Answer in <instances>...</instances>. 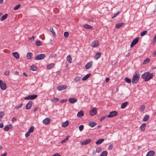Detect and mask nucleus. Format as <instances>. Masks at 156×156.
Listing matches in <instances>:
<instances>
[{"mask_svg": "<svg viewBox=\"0 0 156 156\" xmlns=\"http://www.w3.org/2000/svg\"><path fill=\"white\" fill-rule=\"evenodd\" d=\"M153 76V74L150 73L149 72L144 73L141 76L142 78L144 79V80L146 82L147 81L151 79Z\"/></svg>", "mask_w": 156, "mask_h": 156, "instance_id": "1", "label": "nucleus"}, {"mask_svg": "<svg viewBox=\"0 0 156 156\" xmlns=\"http://www.w3.org/2000/svg\"><path fill=\"white\" fill-rule=\"evenodd\" d=\"M140 77V75L139 73H136L133 75L132 80L133 84H136L139 81Z\"/></svg>", "mask_w": 156, "mask_h": 156, "instance_id": "2", "label": "nucleus"}, {"mask_svg": "<svg viewBox=\"0 0 156 156\" xmlns=\"http://www.w3.org/2000/svg\"><path fill=\"white\" fill-rule=\"evenodd\" d=\"M45 57V55L43 54H40L37 55L35 59L36 60H39L43 59Z\"/></svg>", "mask_w": 156, "mask_h": 156, "instance_id": "3", "label": "nucleus"}, {"mask_svg": "<svg viewBox=\"0 0 156 156\" xmlns=\"http://www.w3.org/2000/svg\"><path fill=\"white\" fill-rule=\"evenodd\" d=\"M118 115V112L115 111H113L110 112L109 114L107 116L108 118H112L115 116Z\"/></svg>", "mask_w": 156, "mask_h": 156, "instance_id": "4", "label": "nucleus"}, {"mask_svg": "<svg viewBox=\"0 0 156 156\" xmlns=\"http://www.w3.org/2000/svg\"><path fill=\"white\" fill-rule=\"evenodd\" d=\"M37 97V95L36 94L30 95L27 97H24L25 100H33L36 99Z\"/></svg>", "mask_w": 156, "mask_h": 156, "instance_id": "5", "label": "nucleus"}, {"mask_svg": "<svg viewBox=\"0 0 156 156\" xmlns=\"http://www.w3.org/2000/svg\"><path fill=\"white\" fill-rule=\"evenodd\" d=\"M0 88L3 90H5L6 88V83L1 80H0Z\"/></svg>", "mask_w": 156, "mask_h": 156, "instance_id": "6", "label": "nucleus"}, {"mask_svg": "<svg viewBox=\"0 0 156 156\" xmlns=\"http://www.w3.org/2000/svg\"><path fill=\"white\" fill-rule=\"evenodd\" d=\"M139 37H136L134 39H133L131 42L130 46L131 48H132L134 45H135L139 41Z\"/></svg>", "mask_w": 156, "mask_h": 156, "instance_id": "7", "label": "nucleus"}, {"mask_svg": "<svg viewBox=\"0 0 156 156\" xmlns=\"http://www.w3.org/2000/svg\"><path fill=\"white\" fill-rule=\"evenodd\" d=\"M91 141V139H88L82 141L81 142V144L82 145H85L90 143Z\"/></svg>", "mask_w": 156, "mask_h": 156, "instance_id": "8", "label": "nucleus"}, {"mask_svg": "<svg viewBox=\"0 0 156 156\" xmlns=\"http://www.w3.org/2000/svg\"><path fill=\"white\" fill-rule=\"evenodd\" d=\"M67 88V86L62 85L58 86L57 87V89L59 91H61L62 90H65Z\"/></svg>", "mask_w": 156, "mask_h": 156, "instance_id": "9", "label": "nucleus"}, {"mask_svg": "<svg viewBox=\"0 0 156 156\" xmlns=\"http://www.w3.org/2000/svg\"><path fill=\"white\" fill-rule=\"evenodd\" d=\"M97 113V109L95 108H92L90 111V114L92 116H94Z\"/></svg>", "mask_w": 156, "mask_h": 156, "instance_id": "10", "label": "nucleus"}, {"mask_svg": "<svg viewBox=\"0 0 156 156\" xmlns=\"http://www.w3.org/2000/svg\"><path fill=\"white\" fill-rule=\"evenodd\" d=\"M99 44V42L98 41H94L91 44V46L92 47L95 48Z\"/></svg>", "mask_w": 156, "mask_h": 156, "instance_id": "11", "label": "nucleus"}, {"mask_svg": "<svg viewBox=\"0 0 156 156\" xmlns=\"http://www.w3.org/2000/svg\"><path fill=\"white\" fill-rule=\"evenodd\" d=\"M93 62L92 61L90 62L87 63L85 65V68L86 69H89L91 67Z\"/></svg>", "mask_w": 156, "mask_h": 156, "instance_id": "12", "label": "nucleus"}, {"mask_svg": "<svg viewBox=\"0 0 156 156\" xmlns=\"http://www.w3.org/2000/svg\"><path fill=\"white\" fill-rule=\"evenodd\" d=\"M50 119L49 118L47 117L44 119L43 122L44 124L48 125L50 122Z\"/></svg>", "mask_w": 156, "mask_h": 156, "instance_id": "13", "label": "nucleus"}, {"mask_svg": "<svg viewBox=\"0 0 156 156\" xmlns=\"http://www.w3.org/2000/svg\"><path fill=\"white\" fill-rule=\"evenodd\" d=\"M69 101L71 104H73L77 101V99L76 98H71L69 99Z\"/></svg>", "mask_w": 156, "mask_h": 156, "instance_id": "14", "label": "nucleus"}, {"mask_svg": "<svg viewBox=\"0 0 156 156\" xmlns=\"http://www.w3.org/2000/svg\"><path fill=\"white\" fill-rule=\"evenodd\" d=\"M32 104V102L31 101H30L26 105V108L27 109H29L31 108Z\"/></svg>", "mask_w": 156, "mask_h": 156, "instance_id": "15", "label": "nucleus"}, {"mask_svg": "<svg viewBox=\"0 0 156 156\" xmlns=\"http://www.w3.org/2000/svg\"><path fill=\"white\" fill-rule=\"evenodd\" d=\"M155 153L154 151H150L147 152L146 156H153Z\"/></svg>", "mask_w": 156, "mask_h": 156, "instance_id": "16", "label": "nucleus"}, {"mask_svg": "<svg viewBox=\"0 0 156 156\" xmlns=\"http://www.w3.org/2000/svg\"><path fill=\"white\" fill-rule=\"evenodd\" d=\"M101 53L100 52L97 53L94 57V58L96 60H98L101 56Z\"/></svg>", "mask_w": 156, "mask_h": 156, "instance_id": "17", "label": "nucleus"}, {"mask_svg": "<svg viewBox=\"0 0 156 156\" xmlns=\"http://www.w3.org/2000/svg\"><path fill=\"white\" fill-rule=\"evenodd\" d=\"M91 74V73L87 74L82 78V80L84 81L87 80L90 76Z\"/></svg>", "mask_w": 156, "mask_h": 156, "instance_id": "18", "label": "nucleus"}, {"mask_svg": "<svg viewBox=\"0 0 156 156\" xmlns=\"http://www.w3.org/2000/svg\"><path fill=\"white\" fill-rule=\"evenodd\" d=\"M124 24V23L123 22H122L120 23L116 24L115 25V27L116 29H119Z\"/></svg>", "mask_w": 156, "mask_h": 156, "instance_id": "19", "label": "nucleus"}, {"mask_svg": "<svg viewBox=\"0 0 156 156\" xmlns=\"http://www.w3.org/2000/svg\"><path fill=\"white\" fill-rule=\"evenodd\" d=\"M12 55L16 59H18L20 58L19 54L16 52L13 53Z\"/></svg>", "mask_w": 156, "mask_h": 156, "instance_id": "20", "label": "nucleus"}, {"mask_svg": "<svg viewBox=\"0 0 156 156\" xmlns=\"http://www.w3.org/2000/svg\"><path fill=\"white\" fill-rule=\"evenodd\" d=\"M146 126V124L145 123H143L140 127V128L141 130L142 131H144L145 128Z\"/></svg>", "mask_w": 156, "mask_h": 156, "instance_id": "21", "label": "nucleus"}, {"mask_svg": "<svg viewBox=\"0 0 156 156\" xmlns=\"http://www.w3.org/2000/svg\"><path fill=\"white\" fill-rule=\"evenodd\" d=\"M97 123L94 122L90 121L89 122V125L91 127H93L97 125Z\"/></svg>", "mask_w": 156, "mask_h": 156, "instance_id": "22", "label": "nucleus"}, {"mask_svg": "<svg viewBox=\"0 0 156 156\" xmlns=\"http://www.w3.org/2000/svg\"><path fill=\"white\" fill-rule=\"evenodd\" d=\"M69 124V122L68 121H66L64 122L62 125V126L64 127H65L67 126Z\"/></svg>", "mask_w": 156, "mask_h": 156, "instance_id": "23", "label": "nucleus"}, {"mask_svg": "<svg viewBox=\"0 0 156 156\" xmlns=\"http://www.w3.org/2000/svg\"><path fill=\"white\" fill-rule=\"evenodd\" d=\"M84 113L83 111H81L79 112L77 114V116L78 117H80L82 116L83 115Z\"/></svg>", "mask_w": 156, "mask_h": 156, "instance_id": "24", "label": "nucleus"}, {"mask_svg": "<svg viewBox=\"0 0 156 156\" xmlns=\"http://www.w3.org/2000/svg\"><path fill=\"white\" fill-rule=\"evenodd\" d=\"M33 54L31 52H28L27 55V57L28 59H30L32 58Z\"/></svg>", "mask_w": 156, "mask_h": 156, "instance_id": "25", "label": "nucleus"}, {"mask_svg": "<svg viewBox=\"0 0 156 156\" xmlns=\"http://www.w3.org/2000/svg\"><path fill=\"white\" fill-rule=\"evenodd\" d=\"M84 27L87 29H90L92 28V27L87 24H85L83 26Z\"/></svg>", "mask_w": 156, "mask_h": 156, "instance_id": "26", "label": "nucleus"}, {"mask_svg": "<svg viewBox=\"0 0 156 156\" xmlns=\"http://www.w3.org/2000/svg\"><path fill=\"white\" fill-rule=\"evenodd\" d=\"M127 104L128 102L127 101L125 102L124 103H122L121 105V108L122 109H124L126 107Z\"/></svg>", "mask_w": 156, "mask_h": 156, "instance_id": "27", "label": "nucleus"}, {"mask_svg": "<svg viewBox=\"0 0 156 156\" xmlns=\"http://www.w3.org/2000/svg\"><path fill=\"white\" fill-rule=\"evenodd\" d=\"M104 140V139H101L98 140L96 141L95 143L96 144H101L103 141Z\"/></svg>", "mask_w": 156, "mask_h": 156, "instance_id": "28", "label": "nucleus"}, {"mask_svg": "<svg viewBox=\"0 0 156 156\" xmlns=\"http://www.w3.org/2000/svg\"><path fill=\"white\" fill-rule=\"evenodd\" d=\"M149 119V116L148 115H146L144 116L143 120L144 122H145L147 121Z\"/></svg>", "mask_w": 156, "mask_h": 156, "instance_id": "29", "label": "nucleus"}, {"mask_svg": "<svg viewBox=\"0 0 156 156\" xmlns=\"http://www.w3.org/2000/svg\"><path fill=\"white\" fill-rule=\"evenodd\" d=\"M55 66V64L53 63H51L49 65H48L47 66V68L48 69H50L52 68Z\"/></svg>", "mask_w": 156, "mask_h": 156, "instance_id": "30", "label": "nucleus"}, {"mask_svg": "<svg viewBox=\"0 0 156 156\" xmlns=\"http://www.w3.org/2000/svg\"><path fill=\"white\" fill-rule=\"evenodd\" d=\"M108 155V152L106 151H104L101 152V156H107Z\"/></svg>", "mask_w": 156, "mask_h": 156, "instance_id": "31", "label": "nucleus"}, {"mask_svg": "<svg viewBox=\"0 0 156 156\" xmlns=\"http://www.w3.org/2000/svg\"><path fill=\"white\" fill-rule=\"evenodd\" d=\"M8 16V15L7 14H5L4 15L2 16L1 18V21H3V20H4L7 18Z\"/></svg>", "mask_w": 156, "mask_h": 156, "instance_id": "32", "label": "nucleus"}, {"mask_svg": "<svg viewBox=\"0 0 156 156\" xmlns=\"http://www.w3.org/2000/svg\"><path fill=\"white\" fill-rule=\"evenodd\" d=\"M67 60L69 62L71 63L72 62V59L70 55H68L67 57Z\"/></svg>", "mask_w": 156, "mask_h": 156, "instance_id": "33", "label": "nucleus"}, {"mask_svg": "<svg viewBox=\"0 0 156 156\" xmlns=\"http://www.w3.org/2000/svg\"><path fill=\"white\" fill-rule=\"evenodd\" d=\"M30 69L33 71H35L37 70V67L35 66L32 65L30 67Z\"/></svg>", "mask_w": 156, "mask_h": 156, "instance_id": "34", "label": "nucleus"}, {"mask_svg": "<svg viewBox=\"0 0 156 156\" xmlns=\"http://www.w3.org/2000/svg\"><path fill=\"white\" fill-rule=\"evenodd\" d=\"M70 137V136H68L66 138L63 139L61 141V143L62 144H63L65 143L66 142V141L68 140L69 138Z\"/></svg>", "mask_w": 156, "mask_h": 156, "instance_id": "35", "label": "nucleus"}, {"mask_svg": "<svg viewBox=\"0 0 156 156\" xmlns=\"http://www.w3.org/2000/svg\"><path fill=\"white\" fill-rule=\"evenodd\" d=\"M124 80L126 82L128 83H130L131 82V80L127 77L125 78Z\"/></svg>", "mask_w": 156, "mask_h": 156, "instance_id": "36", "label": "nucleus"}, {"mask_svg": "<svg viewBox=\"0 0 156 156\" xmlns=\"http://www.w3.org/2000/svg\"><path fill=\"white\" fill-rule=\"evenodd\" d=\"M150 60L149 58H147L145 59L143 62V64H146L150 62Z\"/></svg>", "mask_w": 156, "mask_h": 156, "instance_id": "37", "label": "nucleus"}, {"mask_svg": "<svg viewBox=\"0 0 156 156\" xmlns=\"http://www.w3.org/2000/svg\"><path fill=\"white\" fill-rule=\"evenodd\" d=\"M5 114L4 112H0V121H2V119L3 118Z\"/></svg>", "mask_w": 156, "mask_h": 156, "instance_id": "38", "label": "nucleus"}, {"mask_svg": "<svg viewBox=\"0 0 156 156\" xmlns=\"http://www.w3.org/2000/svg\"><path fill=\"white\" fill-rule=\"evenodd\" d=\"M36 45L37 46H40L42 44V43L39 41H37L35 42Z\"/></svg>", "mask_w": 156, "mask_h": 156, "instance_id": "39", "label": "nucleus"}, {"mask_svg": "<svg viewBox=\"0 0 156 156\" xmlns=\"http://www.w3.org/2000/svg\"><path fill=\"white\" fill-rule=\"evenodd\" d=\"M74 80L76 82L78 81H79L80 80V78L78 76H76L75 77Z\"/></svg>", "mask_w": 156, "mask_h": 156, "instance_id": "40", "label": "nucleus"}, {"mask_svg": "<svg viewBox=\"0 0 156 156\" xmlns=\"http://www.w3.org/2000/svg\"><path fill=\"white\" fill-rule=\"evenodd\" d=\"M59 100V99L58 98H54L51 100V101L54 103H56Z\"/></svg>", "mask_w": 156, "mask_h": 156, "instance_id": "41", "label": "nucleus"}, {"mask_svg": "<svg viewBox=\"0 0 156 156\" xmlns=\"http://www.w3.org/2000/svg\"><path fill=\"white\" fill-rule=\"evenodd\" d=\"M34 126H32L30 128L28 132L30 133H32L34 130Z\"/></svg>", "mask_w": 156, "mask_h": 156, "instance_id": "42", "label": "nucleus"}, {"mask_svg": "<svg viewBox=\"0 0 156 156\" xmlns=\"http://www.w3.org/2000/svg\"><path fill=\"white\" fill-rule=\"evenodd\" d=\"M20 6H21L20 4H18V5H16L14 7V9L15 10H17L18 9Z\"/></svg>", "mask_w": 156, "mask_h": 156, "instance_id": "43", "label": "nucleus"}, {"mask_svg": "<svg viewBox=\"0 0 156 156\" xmlns=\"http://www.w3.org/2000/svg\"><path fill=\"white\" fill-rule=\"evenodd\" d=\"M120 13V12L119 11H118L116 13H114L113 16L112 17V18L113 19L116 17L118 15H119Z\"/></svg>", "mask_w": 156, "mask_h": 156, "instance_id": "44", "label": "nucleus"}, {"mask_svg": "<svg viewBox=\"0 0 156 156\" xmlns=\"http://www.w3.org/2000/svg\"><path fill=\"white\" fill-rule=\"evenodd\" d=\"M145 108V106L144 105H143L141 106L140 110L141 112H143L144 111Z\"/></svg>", "mask_w": 156, "mask_h": 156, "instance_id": "45", "label": "nucleus"}, {"mask_svg": "<svg viewBox=\"0 0 156 156\" xmlns=\"http://www.w3.org/2000/svg\"><path fill=\"white\" fill-rule=\"evenodd\" d=\"M147 32V30L143 31L141 33L140 36L142 37L143 36L146 34Z\"/></svg>", "mask_w": 156, "mask_h": 156, "instance_id": "46", "label": "nucleus"}, {"mask_svg": "<svg viewBox=\"0 0 156 156\" xmlns=\"http://www.w3.org/2000/svg\"><path fill=\"white\" fill-rule=\"evenodd\" d=\"M101 151V148L100 147H98L97 148L96 151L97 152H100Z\"/></svg>", "mask_w": 156, "mask_h": 156, "instance_id": "47", "label": "nucleus"}, {"mask_svg": "<svg viewBox=\"0 0 156 156\" xmlns=\"http://www.w3.org/2000/svg\"><path fill=\"white\" fill-rule=\"evenodd\" d=\"M50 30L51 32L52 33L53 35V36H55V33L54 32L53 28H51Z\"/></svg>", "mask_w": 156, "mask_h": 156, "instance_id": "48", "label": "nucleus"}, {"mask_svg": "<svg viewBox=\"0 0 156 156\" xmlns=\"http://www.w3.org/2000/svg\"><path fill=\"white\" fill-rule=\"evenodd\" d=\"M83 129V125H81L79 127V129L80 131H81Z\"/></svg>", "mask_w": 156, "mask_h": 156, "instance_id": "49", "label": "nucleus"}, {"mask_svg": "<svg viewBox=\"0 0 156 156\" xmlns=\"http://www.w3.org/2000/svg\"><path fill=\"white\" fill-rule=\"evenodd\" d=\"M64 36L66 37H68L69 35V34L68 32H65L64 33Z\"/></svg>", "mask_w": 156, "mask_h": 156, "instance_id": "50", "label": "nucleus"}, {"mask_svg": "<svg viewBox=\"0 0 156 156\" xmlns=\"http://www.w3.org/2000/svg\"><path fill=\"white\" fill-rule=\"evenodd\" d=\"M23 104L22 103H21L18 106H16L15 107V108L19 109L22 107V105Z\"/></svg>", "mask_w": 156, "mask_h": 156, "instance_id": "51", "label": "nucleus"}, {"mask_svg": "<svg viewBox=\"0 0 156 156\" xmlns=\"http://www.w3.org/2000/svg\"><path fill=\"white\" fill-rule=\"evenodd\" d=\"M56 55V54L55 53H52L50 55V57L51 58H54Z\"/></svg>", "mask_w": 156, "mask_h": 156, "instance_id": "52", "label": "nucleus"}, {"mask_svg": "<svg viewBox=\"0 0 156 156\" xmlns=\"http://www.w3.org/2000/svg\"><path fill=\"white\" fill-rule=\"evenodd\" d=\"M10 129V127L8 126H5L4 128V130L5 131H8Z\"/></svg>", "mask_w": 156, "mask_h": 156, "instance_id": "53", "label": "nucleus"}, {"mask_svg": "<svg viewBox=\"0 0 156 156\" xmlns=\"http://www.w3.org/2000/svg\"><path fill=\"white\" fill-rule=\"evenodd\" d=\"M30 136V133L29 132L26 133L25 134V136L26 137H28Z\"/></svg>", "mask_w": 156, "mask_h": 156, "instance_id": "54", "label": "nucleus"}, {"mask_svg": "<svg viewBox=\"0 0 156 156\" xmlns=\"http://www.w3.org/2000/svg\"><path fill=\"white\" fill-rule=\"evenodd\" d=\"M153 43L155 44L156 42V35L154 37L153 41Z\"/></svg>", "mask_w": 156, "mask_h": 156, "instance_id": "55", "label": "nucleus"}, {"mask_svg": "<svg viewBox=\"0 0 156 156\" xmlns=\"http://www.w3.org/2000/svg\"><path fill=\"white\" fill-rule=\"evenodd\" d=\"M106 117V116H103V117H101L100 120V121H102L104 119H105Z\"/></svg>", "mask_w": 156, "mask_h": 156, "instance_id": "56", "label": "nucleus"}, {"mask_svg": "<svg viewBox=\"0 0 156 156\" xmlns=\"http://www.w3.org/2000/svg\"><path fill=\"white\" fill-rule=\"evenodd\" d=\"M52 156H61V155L59 154L58 153H55L53 154Z\"/></svg>", "mask_w": 156, "mask_h": 156, "instance_id": "57", "label": "nucleus"}, {"mask_svg": "<svg viewBox=\"0 0 156 156\" xmlns=\"http://www.w3.org/2000/svg\"><path fill=\"white\" fill-rule=\"evenodd\" d=\"M9 71H6L4 73V74L5 75H8L9 74Z\"/></svg>", "mask_w": 156, "mask_h": 156, "instance_id": "58", "label": "nucleus"}, {"mask_svg": "<svg viewBox=\"0 0 156 156\" xmlns=\"http://www.w3.org/2000/svg\"><path fill=\"white\" fill-rule=\"evenodd\" d=\"M66 99H62L61 100H60V102H61V103H63L66 102Z\"/></svg>", "mask_w": 156, "mask_h": 156, "instance_id": "59", "label": "nucleus"}, {"mask_svg": "<svg viewBox=\"0 0 156 156\" xmlns=\"http://www.w3.org/2000/svg\"><path fill=\"white\" fill-rule=\"evenodd\" d=\"M113 146V145L112 144H110L109 146V147H108L109 149L110 150L112 148Z\"/></svg>", "mask_w": 156, "mask_h": 156, "instance_id": "60", "label": "nucleus"}, {"mask_svg": "<svg viewBox=\"0 0 156 156\" xmlns=\"http://www.w3.org/2000/svg\"><path fill=\"white\" fill-rule=\"evenodd\" d=\"M17 119L16 118L13 117L12 119V122H13L14 121H15Z\"/></svg>", "mask_w": 156, "mask_h": 156, "instance_id": "61", "label": "nucleus"}, {"mask_svg": "<svg viewBox=\"0 0 156 156\" xmlns=\"http://www.w3.org/2000/svg\"><path fill=\"white\" fill-rule=\"evenodd\" d=\"M38 110V108L36 107L34 108L33 111L34 112H36Z\"/></svg>", "mask_w": 156, "mask_h": 156, "instance_id": "62", "label": "nucleus"}, {"mask_svg": "<svg viewBox=\"0 0 156 156\" xmlns=\"http://www.w3.org/2000/svg\"><path fill=\"white\" fill-rule=\"evenodd\" d=\"M34 36H33L31 38H29V40H34Z\"/></svg>", "mask_w": 156, "mask_h": 156, "instance_id": "63", "label": "nucleus"}, {"mask_svg": "<svg viewBox=\"0 0 156 156\" xmlns=\"http://www.w3.org/2000/svg\"><path fill=\"white\" fill-rule=\"evenodd\" d=\"M7 153L6 152H5L3 153V154H2L1 156H6L7 155Z\"/></svg>", "mask_w": 156, "mask_h": 156, "instance_id": "64", "label": "nucleus"}]
</instances>
